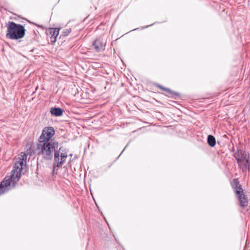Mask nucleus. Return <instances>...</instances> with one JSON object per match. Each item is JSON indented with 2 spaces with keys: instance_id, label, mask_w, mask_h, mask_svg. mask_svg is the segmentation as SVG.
I'll return each instance as SVG.
<instances>
[{
  "instance_id": "nucleus-1",
  "label": "nucleus",
  "mask_w": 250,
  "mask_h": 250,
  "mask_svg": "<svg viewBox=\"0 0 250 250\" xmlns=\"http://www.w3.org/2000/svg\"><path fill=\"white\" fill-rule=\"evenodd\" d=\"M58 141L43 142L40 141L38 145L37 148L40 151V154L45 160H51L54 156V167H60L68 156V150L62 147L58 149Z\"/></svg>"
},
{
  "instance_id": "nucleus-2",
  "label": "nucleus",
  "mask_w": 250,
  "mask_h": 250,
  "mask_svg": "<svg viewBox=\"0 0 250 250\" xmlns=\"http://www.w3.org/2000/svg\"><path fill=\"white\" fill-rule=\"evenodd\" d=\"M27 155L21 152L15 159V164L9 175L0 183V195L14 188L21 176L23 166L26 164Z\"/></svg>"
},
{
  "instance_id": "nucleus-3",
  "label": "nucleus",
  "mask_w": 250,
  "mask_h": 250,
  "mask_svg": "<svg viewBox=\"0 0 250 250\" xmlns=\"http://www.w3.org/2000/svg\"><path fill=\"white\" fill-rule=\"evenodd\" d=\"M25 33V29L23 25L17 24L14 21H9L6 37L11 40H18L22 38Z\"/></svg>"
},
{
  "instance_id": "nucleus-4",
  "label": "nucleus",
  "mask_w": 250,
  "mask_h": 250,
  "mask_svg": "<svg viewBox=\"0 0 250 250\" xmlns=\"http://www.w3.org/2000/svg\"><path fill=\"white\" fill-rule=\"evenodd\" d=\"M233 182L235 184L236 194L240 202V205L243 208H246L248 205V200L246 196L244 194L242 187L237 181V180L234 179Z\"/></svg>"
},
{
  "instance_id": "nucleus-5",
  "label": "nucleus",
  "mask_w": 250,
  "mask_h": 250,
  "mask_svg": "<svg viewBox=\"0 0 250 250\" xmlns=\"http://www.w3.org/2000/svg\"><path fill=\"white\" fill-rule=\"evenodd\" d=\"M55 130L53 127H44L39 138V142H55V140H51V138L55 134Z\"/></svg>"
},
{
  "instance_id": "nucleus-6",
  "label": "nucleus",
  "mask_w": 250,
  "mask_h": 250,
  "mask_svg": "<svg viewBox=\"0 0 250 250\" xmlns=\"http://www.w3.org/2000/svg\"><path fill=\"white\" fill-rule=\"evenodd\" d=\"M234 155L238 163L239 167H244L243 162L246 161L247 162H248L249 154L247 152L243 150H239L237 153H235Z\"/></svg>"
},
{
  "instance_id": "nucleus-7",
  "label": "nucleus",
  "mask_w": 250,
  "mask_h": 250,
  "mask_svg": "<svg viewBox=\"0 0 250 250\" xmlns=\"http://www.w3.org/2000/svg\"><path fill=\"white\" fill-rule=\"evenodd\" d=\"M93 45L94 46L95 49L98 52L104 50V43L99 39L96 40L93 42Z\"/></svg>"
},
{
  "instance_id": "nucleus-8",
  "label": "nucleus",
  "mask_w": 250,
  "mask_h": 250,
  "mask_svg": "<svg viewBox=\"0 0 250 250\" xmlns=\"http://www.w3.org/2000/svg\"><path fill=\"white\" fill-rule=\"evenodd\" d=\"M60 29L59 28H50L49 30L51 35V42H55L56 41V38L59 35Z\"/></svg>"
},
{
  "instance_id": "nucleus-9",
  "label": "nucleus",
  "mask_w": 250,
  "mask_h": 250,
  "mask_svg": "<svg viewBox=\"0 0 250 250\" xmlns=\"http://www.w3.org/2000/svg\"><path fill=\"white\" fill-rule=\"evenodd\" d=\"M63 110L60 107H53L51 108L50 113L55 116H60L62 114Z\"/></svg>"
},
{
  "instance_id": "nucleus-10",
  "label": "nucleus",
  "mask_w": 250,
  "mask_h": 250,
  "mask_svg": "<svg viewBox=\"0 0 250 250\" xmlns=\"http://www.w3.org/2000/svg\"><path fill=\"white\" fill-rule=\"evenodd\" d=\"M157 86L161 90H165L167 92V95L169 97H173L174 95H177V93L170 90L169 88H166L161 85L158 84Z\"/></svg>"
},
{
  "instance_id": "nucleus-11",
  "label": "nucleus",
  "mask_w": 250,
  "mask_h": 250,
  "mask_svg": "<svg viewBox=\"0 0 250 250\" xmlns=\"http://www.w3.org/2000/svg\"><path fill=\"white\" fill-rule=\"evenodd\" d=\"M208 143L211 147H213L216 144V140L215 137L209 135L208 136Z\"/></svg>"
},
{
  "instance_id": "nucleus-12",
  "label": "nucleus",
  "mask_w": 250,
  "mask_h": 250,
  "mask_svg": "<svg viewBox=\"0 0 250 250\" xmlns=\"http://www.w3.org/2000/svg\"><path fill=\"white\" fill-rule=\"evenodd\" d=\"M243 164H244V167H239L243 171H246L247 169L248 170H250V159L249 157L248 158V162L245 161L244 162H243Z\"/></svg>"
},
{
  "instance_id": "nucleus-13",
  "label": "nucleus",
  "mask_w": 250,
  "mask_h": 250,
  "mask_svg": "<svg viewBox=\"0 0 250 250\" xmlns=\"http://www.w3.org/2000/svg\"><path fill=\"white\" fill-rule=\"evenodd\" d=\"M71 32V29L70 28L66 29V31L63 33L64 36H67L69 35Z\"/></svg>"
},
{
  "instance_id": "nucleus-14",
  "label": "nucleus",
  "mask_w": 250,
  "mask_h": 250,
  "mask_svg": "<svg viewBox=\"0 0 250 250\" xmlns=\"http://www.w3.org/2000/svg\"><path fill=\"white\" fill-rule=\"evenodd\" d=\"M152 25V24H151V25H147V26H146V27H145V28H147V27H148L149 26H151Z\"/></svg>"
}]
</instances>
